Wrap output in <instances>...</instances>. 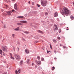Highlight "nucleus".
<instances>
[{"mask_svg": "<svg viewBox=\"0 0 74 74\" xmlns=\"http://www.w3.org/2000/svg\"><path fill=\"white\" fill-rule=\"evenodd\" d=\"M62 11L64 14L66 16H68L69 14L70 13V11H69V9L66 7L63 8Z\"/></svg>", "mask_w": 74, "mask_h": 74, "instance_id": "nucleus-1", "label": "nucleus"}, {"mask_svg": "<svg viewBox=\"0 0 74 74\" xmlns=\"http://www.w3.org/2000/svg\"><path fill=\"white\" fill-rule=\"evenodd\" d=\"M47 4V1L44 0H42L41 1V4L44 7H45Z\"/></svg>", "mask_w": 74, "mask_h": 74, "instance_id": "nucleus-2", "label": "nucleus"}, {"mask_svg": "<svg viewBox=\"0 0 74 74\" xmlns=\"http://www.w3.org/2000/svg\"><path fill=\"white\" fill-rule=\"evenodd\" d=\"M54 31L56 30H58V26L56 24H54Z\"/></svg>", "mask_w": 74, "mask_h": 74, "instance_id": "nucleus-3", "label": "nucleus"}, {"mask_svg": "<svg viewBox=\"0 0 74 74\" xmlns=\"http://www.w3.org/2000/svg\"><path fill=\"white\" fill-rule=\"evenodd\" d=\"M14 56L15 58L17 60H20V56H19V55H14Z\"/></svg>", "mask_w": 74, "mask_h": 74, "instance_id": "nucleus-4", "label": "nucleus"}, {"mask_svg": "<svg viewBox=\"0 0 74 74\" xmlns=\"http://www.w3.org/2000/svg\"><path fill=\"white\" fill-rule=\"evenodd\" d=\"M35 62L37 63V64L38 66H40L41 64V62L40 61H38L37 60H36Z\"/></svg>", "mask_w": 74, "mask_h": 74, "instance_id": "nucleus-5", "label": "nucleus"}, {"mask_svg": "<svg viewBox=\"0 0 74 74\" xmlns=\"http://www.w3.org/2000/svg\"><path fill=\"white\" fill-rule=\"evenodd\" d=\"M0 54H1V55L2 56H5V54H4V52H3L2 51V50H1L0 49Z\"/></svg>", "mask_w": 74, "mask_h": 74, "instance_id": "nucleus-6", "label": "nucleus"}, {"mask_svg": "<svg viewBox=\"0 0 74 74\" xmlns=\"http://www.w3.org/2000/svg\"><path fill=\"white\" fill-rule=\"evenodd\" d=\"M14 7L15 10H18V8L17 7V5L16 4H15L14 5Z\"/></svg>", "mask_w": 74, "mask_h": 74, "instance_id": "nucleus-7", "label": "nucleus"}, {"mask_svg": "<svg viewBox=\"0 0 74 74\" xmlns=\"http://www.w3.org/2000/svg\"><path fill=\"white\" fill-rule=\"evenodd\" d=\"M7 14V15H10L11 14V13H12V12L11 11H9L7 12H6Z\"/></svg>", "mask_w": 74, "mask_h": 74, "instance_id": "nucleus-8", "label": "nucleus"}, {"mask_svg": "<svg viewBox=\"0 0 74 74\" xmlns=\"http://www.w3.org/2000/svg\"><path fill=\"white\" fill-rule=\"evenodd\" d=\"M58 16V12H55L54 14V17H56V16Z\"/></svg>", "mask_w": 74, "mask_h": 74, "instance_id": "nucleus-9", "label": "nucleus"}, {"mask_svg": "<svg viewBox=\"0 0 74 74\" xmlns=\"http://www.w3.org/2000/svg\"><path fill=\"white\" fill-rule=\"evenodd\" d=\"M20 23H27V21H20Z\"/></svg>", "mask_w": 74, "mask_h": 74, "instance_id": "nucleus-10", "label": "nucleus"}, {"mask_svg": "<svg viewBox=\"0 0 74 74\" xmlns=\"http://www.w3.org/2000/svg\"><path fill=\"white\" fill-rule=\"evenodd\" d=\"M7 49V47L6 46H5L4 47H3L2 48V49L3 51H6Z\"/></svg>", "mask_w": 74, "mask_h": 74, "instance_id": "nucleus-11", "label": "nucleus"}, {"mask_svg": "<svg viewBox=\"0 0 74 74\" xmlns=\"http://www.w3.org/2000/svg\"><path fill=\"white\" fill-rule=\"evenodd\" d=\"M25 52L26 53H29V51L28 49H26L25 50Z\"/></svg>", "mask_w": 74, "mask_h": 74, "instance_id": "nucleus-12", "label": "nucleus"}, {"mask_svg": "<svg viewBox=\"0 0 74 74\" xmlns=\"http://www.w3.org/2000/svg\"><path fill=\"white\" fill-rule=\"evenodd\" d=\"M10 55L11 59H13V60H14V58L12 57V54L10 53Z\"/></svg>", "mask_w": 74, "mask_h": 74, "instance_id": "nucleus-13", "label": "nucleus"}, {"mask_svg": "<svg viewBox=\"0 0 74 74\" xmlns=\"http://www.w3.org/2000/svg\"><path fill=\"white\" fill-rule=\"evenodd\" d=\"M24 17L23 16H18L17 17V18H20V19H23V18Z\"/></svg>", "mask_w": 74, "mask_h": 74, "instance_id": "nucleus-14", "label": "nucleus"}, {"mask_svg": "<svg viewBox=\"0 0 74 74\" xmlns=\"http://www.w3.org/2000/svg\"><path fill=\"white\" fill-rule=\"evenodd\" d=\"M14 30L16 31H18V30H19V27H18L17 28L14 29Z\"/></svg>", "mask_w": 74, "mask_h": 74, "instance_id": "nucleus-15", "label": "nucleus"}, {"mask_svg": "<svg viewBox=\"0 0 74 74\" xmlns=\"http://www.w3.org/2000/svg\"><path fill=\"white\" fill-rule=\"evenodd\" d=\"M38 32L39 33H41L42 34H43V32H42L41 31H40V30H38Z\"/></svg>", "mask_w": 74, "mask_h": 74, "instance_id": "nucleus-16", "label": "nucleus"}, {"mask_svg": "<svg viewBox=\"0 0 74 74\" xmlns=\"http://www.w3.org/2000/svg\"><path fill=\"white\" fill-rule=\"evenodd\" d=\"M17 25H23V24L21 23H17Z\"/></svg>", "mask_w": 74, "mask_h": 74, "instance_id": "nucleus-17", "label": "nucleus"}, {"mask_svg": "<svg viewBox=\"0 0 74 74\" xmlns=\"http://www.w3.org/2000/svg\"><path fill=\"white\" fill-rule=\"evenodd\" d=\"M71 19H72V20H73V19H74V16H71L70 17Z\"/></svg>", "mask_w": 74, "mask_h": 74, "instance_id": "nucleus-18", "label": "nucleus"}, {"mask_svg": "<svg viewBox=\"0 0 74 74\" xmlns=\"http://www.w3.org/2000/svg\"><path fill=\"white\" fill-rule=\"evenodd\" d=\"M22 64H23V60H21L20 61V65H22Z\"/></svg>", "mask_w": 74, "mask_h": 74, "instance_id": "nucleus-19", "label": "nucleus"}, {"mask_svg": "<svg viewBox=\"0 0 74 74\" xmlns=\"http://www.w3.org/2000/svg\"><path fill=\"white\" fill-rule=\"evenodd\" d=\"M24 32L25 33H26V34H29V32L26 31H25Z\"/></svg>", "mask_w": 74, "mask_h": 74, "instance_id": "nucleus-20", "label": "nucleus"}, {"mask_svg": "<svg viewBox=\"0 0 74 74\" xmlns=\"http://www.w3.org/2000/svg\"><path fill=\"white\" fill-rule=\"evenodd\" d=\"M3 69H2V68H0V72L2 73V72H3Z\"/></svg>", "mask_w": 74, "mask_h": 74, "instance_id": "nucleus-21", "label": "nucleus"}, {"mask_svg": "<svg viewBox=\"0 0 74 74\" xmlns=\"http://www.w3.org/2000/svg\"><path fill=\"white\" fill-rule=\"evenodd\" d=\"M53 42H57V41H56V40H55V39H53Z\"/></svg>", "mask_w": 74, "mask_h": 74, "instance_id": "nucleus-22", "label": "nucleus"}, {"mask_svg": "<svg viewBox=\"0 0 74 74\" xmlns=\"http://www.w3.org/2000/svg\"><path fill=\"white\" fill-rule=\"evenodd\" d=\"M29 61H30V60L28 59L27 60V63H29Z\"/></svg>", "mask_w": 74, "mask_h": 74, "instance_id": "nucleus-23", "label": "nucleus"}, {"mask_svg": "<svg viewBox=\"0 0 74 74\" xmlns=\"http://www.w3.org/2000/svg\"><path fill=\"white\" fill-rule=\"evenodd\" d=\"M37 59L38 60H40V57L39 56H38Z\"/></svg>", "mask_w": 74, "mask_h": 74, "instance_id": "nucleus-24", "label": "nucleus"}, {"mask_svg": "<svg viewBox=\"0 0 74 74\" xmlns=\"http://www.w3.org/2000/svg\"><path fill=\"white\" fill-rule=\"evenodd\" d=\"M15 73L16 74H18V71H17V70H16Z\"/></svg>", "mask_w": 74, "mask_h": 74, "instance_id": "nucleus-25", "label": "nucleus"}, {"mask_svg": "<svg viewBox=\"0 0 74 74\" xmlns=\"http://www.w3.org/2000/svg\"><path fill=\"white\" fill-rule=\"evenodd\" d=\"M35 38H36V39H37V40H38V38H39V36H38L36 37Z\"/></svg>", "mask_w": 74, "mask_h": 74, "instance_id": "nucleus-26", "label": "nucleus"}, {"mask_svg": "<svg viewBox=\"0 0 74 74\" xmlns=\"http://www.w3.org/2000/svg\"><path fill=\"white\" fill-rule=\"evenodd\" d=\"M59 33H61L62 32V30H61V29H59Z\"/></svg>", "mask_w": 74, "mask_h": 74, "instance_id": "nucleus-27", "label": "nucleus"}, {"mask_svg": "<svg viewBox=\"0 0 74 74\" xmlns=\"http://www.w3.org/2000/svg\"><path fill=\"white\" fill-rule=\"evenodd\" d=\"M41 61H44V58H41Z\"/></svg>", "mask_w": 74, "mask_h": 74, "instance_id": "nucleus-28", "label": "nucleus"}, {"mask_svg": "<svg viewBox=\"0 0 74 74\" xmlns=\"http://www.w3.org/2000/svg\"><path fill=\"white\" fill-rule=\"evenodd\" d=\"M15 36V34H12V37L13 38H14V36Z\"/></svg>", "mask_w": 74, "mask_h": 74, "instance_id": "nucleus-29", "label": "nucleus"}, {"mask_svg": "<svg viewBox=\"0 0 74 74\" xmlns=\"http://www.w3.org/2000/svg\"><path fill=\"white\" fill-rule=\"evenodd\" d=\"M55 67L53 66L52 68V70H54L55 69Z\"/></svg>", "mask_w": 74, "mask_h": 74, "instance_id": "nucleus-30", "label": "nucleus"}, {"mask_svg": "<svg viewBox=\"0 0 74 74\" xmlns=\"http://www.w3.org/2000/svg\"><path fill=\"white\" fill-rule=\"evenodd\" d=\"M37 5L38 7H40V5H38V4H37Z\"/></svg>", "mask_w": 74, "mask_h": 74, "instance_id": "nucleus-31", "label": "nucleus"}, {"mask_svg": "<svg viewBox=\"0 0 74 74\" xmlns=\"http://www.w3.org/2000/svg\"><path fill=\"white\" fill-rule=\"evenodd\" d=\"M57 38L58 40H60V37H57Z\"/></svg>", "mask_w": 74, "mask_h": 74, "instance_id": "nucleus-32", "label": "nucleus"}, {"mask_svg": "<svg viewBox=\"0 0 74 74\" xmlns=\"http://www.w3.org/2000/svg\"><path fill=\"white\" fill-rule=\"evenodd\" d=\"M50 47L51 49H52V46H51V45L50 44Z\"/></svg>", "mask_w": 74, "mask_h": 74, "instance_id": "nucleus-33", "label": "nucleus"}, {"mask_svg": "<svg viewBox=\"0 0 74 74\" xmlns=\"http://www.w3.org/2000/svg\"><path fill=\"white\" fill-rule=\"evenodd\" d=\"M45 15H48V13L47 12H46L45 13Z\"/></svg>", "mask_w": 74, "mask_h": 74, "instance_id": "nucleus-34", "label": "nucleus"}, {"mask_svg": "<svg viewBox=\"0 0 74 74\" xmlns=\"http://www.w3.org/2000/svg\"><path fill=\"white\" fill-rule=\"evenodd\" d=\"M18 72L19 73H21V70H20V69H19L18 70Z\"/></svg>", "mask_w": 74, "mask_h": 74, "instance_id": "nucleus-35", "label": "nucleus"}, {"mask_svg": "<svg viewBox=\"0 0 74 74\" xmlns=\"http://www.w3.org/2000/svg\"><path fill=\"white\" fill-rule=\"evenodd\" d=\"M32 4L33 5H34V2H32Z\"/></svg>", "mask_w": 74, "mask_h": 74, "instance_id": "nucleus-36", "label": "nucleus"}, {"mask_svg": "<svg viewBox=\"0 0 74 74\" xmlns=\"http://www.w3.org/2000/svg\"><path fill=\"white\" fill-rule=\"evenodd\" d=\"M63 48H66V46H63Z\"/></svg>", "mask_w": 74, "mask_h": 74, "instance_id": "nucleus-37", "label": "nucleus"}, {"mask_svg": "<svg viewBox=\"0 0 74 74\" xmlns=\"http://www.w3.org/2000/svg\"><path fill=\"white\" fill-rule=\"evenodd\" d=\"M12 12H15V10H12Z\"/></svg>", "mask_w": 74, "mask_h": 74, "instance_id": "nucleus-38", "label": "nucleus"}, {"mask_svg": "<svg viewBox=\"0 0 74 74\" xmlns=\"http://www.w3.org/2000/svg\"><path fill=\"white\" fill-rule=\"evenodd\" d=\"M23 41H25V39L24 38H23Z\"/></svg>", "mask_w": 74, "mask_h": 74, "instance_id": "nucleus-39", "label": "nucleus"}, {"mask_svg": "<svg viewBox=\"0 0 74 74\" xmlns=\"http://www.w3.org/2000/svg\"><path fill=\"white\" fill-rule=\"evenodd\" d=\"M49 51L48 50H47V53H49Z\"/></svg>", "mask_w": 74, "mask_h": 74, "instance_id": "nucleus-40", "label": "nucleus"}, {"mask_svg": "<svg viewBox=\"0 0 74 74\" xmlns=\"http://www.w3.org/2000/svg\"><path fill=\"white\" fill-rule=\"evenodd\" d=\"M54 53H56V51H54Z\"/></svg>", "mask_w": 74, "mask_h": 74, "instance_id": "nucleus-41", "label": "nucleus"}, {"mask_svg": "<svg viewBox=\"0 0 74 74\" xmlns=\"http://www.w3.org/2000/svg\"><path fill=\"white\" fill-rule=\"evenodd\" d=\"M35 68H37V65H35Z\"/></svg>", "mask_w": 74, "mask_h": 74, "instance_id": "nucleus-42", "label": "nucleus"}, {"mask_svg": "<svg viewBox=\"0 0 74 74\" xmlns=\"http://www.w3.org/2000/svg\"><path fill=\"white\" fill-rule=\"evenodd\" d=\"M28 3H29V4H30V1H29L28 2Z\"/></svg>", "mask_w": 74, "mask_h": 74, "instance_id": "nucleus-43", "label": "nucleus"}, {"mask_svg": "<svg viewBox=\"0 0 74 74\" xmlns=\"http://www.w3.org/2000/svg\"><path fill=\"white\" fill-rule=\"evenodd\" d=\"M32 66H33V65H34V63H32Z\"/></svg>", "mask_w": 74, "mask_h": 74, "instance_id": "nucleus-44", "label": "nucleus"}, {"mask_svg": "<svg viewBox=\"0 0 74 74\" xmlns=\"http://www.w3.org/2000/svg\"><path fill=\"white\" fill-rule=\"evenodd\" d=\"M54 59L55 60H56V58H54Z\"/></svg>", "mask_w": 74, "mask_h": 74, "instance_id": "nucleus-45", "label": "nucleus"}, {"mask_svg": "<svg viewBox=\"0 0 74 74\" xmlns=\"http://www.w3.org/2000/svg\"><path fill=\"white\" fill-rule=\"evenodd\" d=\"M36 42H38L37 41H35Z\"/></svg>", "mask_w": 74, "mask_h": 74, "instance_id": "nucleus-46", "label": "nucleus"}, {"mask_svg": "<svg viewBox=\"0 0 74 74\" xmlns=\"http://www.w3.org/2000/svg\"><path fill=\"white\" fill-rule=\"evenodd\" d=\"M60 47H61V46H62V44H60Z\"/></svg>", "mask_w": 74, "mask_h": 74, "instance_id": "nucleus-47", "label": "nucleus"}, {"mask_svg": "<svg viewBox=\"0 0 74 74\" xmlns=\"http://www.w3.org/2000/svg\"><path fill=\"white\" fill-rule=\"evenodd\" d=\"M6 7H8V5H6Z\"/></svg>", "mask_w": 74, "mask_h": 74, "instance_id": "nucleus-48", "label": "nucleus"}, {"mask_svg": "<svg viewBox=\"0 0 74 74\" xmlns=\"http://www.w3.org/2000/svg\"><path fill=\"white\" fill-rule=\"evenodd\" d=\"M4 28H5V25H4Z\"/></svg>", "mask_w": 74, "mask_h": 74, "instance_id": "nucleus-49", "label": "nucleus"}, {"mask_svg": "<svg viewBox=\"0 0 74 74\" xmlns=\"http://www.w3.org/2000/svg\"><path fill=\"white\" fill-rule=\"evenodd\" d=\"M14 51H15V49H14Z\"/></svg>", "mask_w": 74, "mask_h": 74, "instance_id": "nucleus-50", "label": "nucleus"}, {"mask_svg": "<svg viewBox=\"0 0 74 74\" xmlns=\"http://www.w3.org/2000/svg\"><path fill=\"white\" fill-rule=\"evenodd\" d=\"M18 51H19V48H18Z\"/></svg>", "mask_w": 74, "mask_h": 74, "instance_id": "nucleus-51", "label": "nucleus"}, {"mask_svg": "<svg viewBox=\"0 0 74 74\" xmlns=\"http://www.w3.org/2000/svg\"><path fill=\"white\" fill-rule=\"evenodd\" d=\"M5 40V39H3V40Z\"/></svg>", "mask_w": 74, "mask_h": 74, "instance_id": "nucleus-52", "label": "nucleus"}, {"mask_svg": "<svg viewBox=\"0 0 74 74\" xmlns=\"http://www.w3.org/2000/svg\"><path fill=\"white\" fill-rule=\"evenodd\" d=\"M67 30H69V29H67Z\"/></svg>", "mask_w": 74, "mask_h": 74, "instance_id": "nucleus-53", "label": "nucleus"}, {"mask_svg": "<svg viewBox=\"0 0 74 74\" xmlns=\"http://www.w3.org/2000/svg\"><path fill=\"white\" fill-rule=\"evenodd\" d=\"M40 69H41V68H40V67H39Z\"/></svg>", "mask_w": 74, "mask_h": 74, "instance_id": "nucleus-54", "label": "nucleus"}, {"mask_svg": "<svg viewBox=\"0 0 74 74\" xmlns=\"http://www.w3.org/2000/svg\"><path fill=\"white\" fill-rule=\"evenodd\" d=\"M12 1H15V0H12Z\"/></svg>", "mask_w": 74, "mask_h": 74, "instance_id": "nucleus-55", "label": "nucleus"}, {"mask_svg": "<svg viewBox=\"0 0 74 74\" xmlns=\"http://www.w3.org/2000/svg\"><path fill=\"white\" fill-rule=\"evenodd\" d=\"M51 52V51H49V52Z\"/></svg>", "mask_w": 74, "mask_h": 74, "instance_id": "nucleus-56", "label": "nucleus"}, {"mask_svg": "<svg viewBox=\"0 0 74 74\" xmlns=\"http://www.w3.org/2000/svg\"><path fill=\"white\" fill-rule=\"evenodd\" d=\"M1 56V57H2V56Z\"/></svg>", "mask_w": 74, "mask_h": 74, "instance_id": "nucleus-57", "label": "nucleus"}, {"mask_svg": "<svg viewBox=\"0 0 74 74\" xmlns=\"http://www.w3.org/2000/svg\"><path fill=\"white\" fill-rule=\"evenodd\" d=\"M68 27H67V28H68Z\"/></svg>", "mask_w": 74, "mask_h": 74, "instance_id": "nucleus-58", "label": "nucleus"}]
</instances>
